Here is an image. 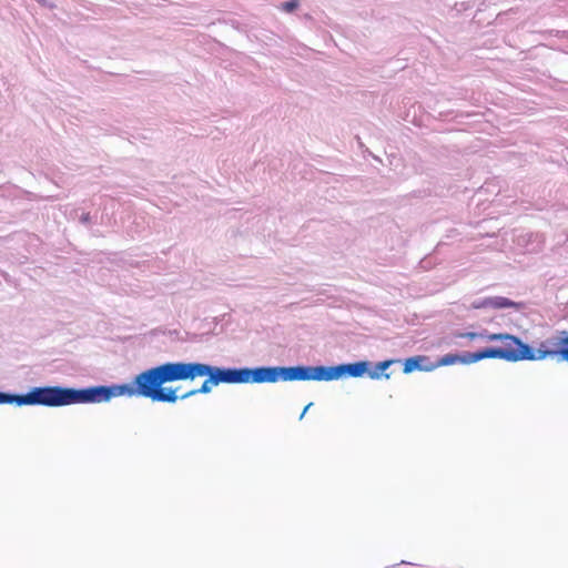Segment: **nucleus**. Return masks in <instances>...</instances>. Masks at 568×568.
I'll return each mask as SVG.
<instances>
[{
    "label": "nucleus",
    "instance_id": "obj_1",
    "mask_svg": "<svg viewBox=\"0 0 568 568\" xmlns=\"http://www.w3.org/2000/svg\"><path fill=\"white\" fill-rule=\"evenodd\" d=\"M207 376L214 383L240 384L250 381V368H220L202 363H163L135 375L132 385L97 386L87 389H73L60 386H45L38 388H55L73 394L74 398L64 404L44 405L45 407H61L78 403H102L123 395H140L144 398L160 403H175L176 389L164 388V383L176 381H193L196 377Z\"/></svg>",
    "mask_w": 568,
    "mask_h": 568
},
{
    "label": "nucleus",
    "instance_id": "obj_3",
    "mask_svg": "<svg viewBox=\"0 0 568 568\" xmlns=\"http://www.w3.org/2000/svg\"><path fill=\"white\" fill-rule=\"evenodd\" d=\"M521 354L528 362L555 359L568 363V333L560 331L558 334L541 341L536 348H525Z\"/></svg>",
    "mask_w": 568,
    "mask_h": 568
},
{
    "label": "nucleus",
    "instance_id": "obj_5",
    "mask_svg": "<svg viewBox=\"0 0 568 568\" xmlns=\"http://www.w3.org/2000/svg\"><path fill=\"white\" fill-rule=\"evenodd\" d=\"M483 359H505L513 363L526 361L523 354L510 349L484 348L479 352L465 354L464 364H474Z\"/></svg>",
    "mask_w": 568,
    "mask_h": 568
},
{
    "label": "nucleus",
    "instance_id": "obj_9",
    "mask_svg": "<svg viewBox=\"0 0 568 568\" xmlns=\"http://www.w3.org/2000/svg\"><path fill=\"white\" fill-rule=\"evenodd\" d=\"M484 307H491L494 310H504L515 307L516 304L507 297H489L483 303Z\"/></svg>",
    "mask_w": 568,
    "mask_h": 568
},
{
    "label": "nucleus",
    "instance_id": "obj_15",
    "mask_svg": "<svg viewBox=\"0 0 568 568\" xmlns=\"http://www.w3.org/2000/svg\"><path fill=\"white\" fill-rule=\"evenodd\" d=\"M296 8H298V2L296 0L286 1L280 6V9L284 12H293Z\"/></svg>",
    "mask_w": 568,
    "mask_h": 568
},
{
    "label": "nucleus",
    "instance_id": "obj_2",
    "mask_svg": "<svg viewBox=\"0 0 568 568\" xmlns=\"http://www.w3.org/2000/svg\"><path fill=\"white\" fill-rule=\"evenodd\" d=\"M74 399L72 393L57 388H32L24 395H13L0 392V405H60Z\"/></svg>",
    "mask_w": 568,
    "mask_h": 568
},
{
    "label": "nucleus",
    "instance_id": "obj_16",
    "mask_svg": "<svg viewBox=\"0 0 568 568\" xmlns=\"http://www.w3.org/2000/svg\"><path fill=\"white\" fill-rule=\"evenodd\" d=\"M311 406H312V404L306 405V408H304V410H302L301 418H303V416L305 415V412H307V409H308Z\"/></svg>",
    "mask_w": 568,
    "mask_h": 568
},
{
    "label": "nucleus",
    "instance_id": "obj_17",
    "mask_svg": "<svg viewBox=\"0 0 568 568\" xmlns=\"http://www.w3.org/2000/svg\"><path fill=\"white\" fill-rule=\"evenodd\" d=\"M435 367H436V366H429V367H427V368H426V371H432V369H434Z\"/></svg>",
    "mask_w": 568,
    "mask_h": 568
},
{
    "label": "nucleus",
    "instance_id": "obj_19",
    "mask_svg": "<svg viewBox=\"0 0 568 568\" xmlns=\"http://www.w3.org/2000/svg\"><path fill=\"white\" fill-rule=\"evenodd\" d=\"M435 367H436V366H429V367H427V368H426V371H432V369H434Z\"/></svg>",
    "mask_w": 568,
    "mask_h": 568
},
{
    "label": "nucleus",
    "instance_id": "obj_4",
    "mask_svg": "<svg viewBox=\"0 0 568 568\" xmlns=\"http://www.w3.org/2000/svg\"><path fill=\"white\" fill-rule=\"evenodd\" d=\"M282 381H324L328 382L325 375V366H288L282 367Z\"/></svg>",
    "mask_w": 568,
    "mask_h": 568
},
{
    "label": "nucleus",
    "instance_id": "obj_13",
    "mask_svg": "<svg viewBox=\"0 0 568 568\" xmlns=\"http://www.w3.org/2000/svg\"><path fill=\"white\" fill-rule=\"evenodd\" d=\"M395 361L388 359V361H382L375 365V369L368 372V377L372 379H378L382 376V372L387 369L390 365L394 364Z\"/></svg>",
    "mask_w": 568,
    "mask_h": 568
},
{
    "label": "nucleus",
    "instance_id": "obj_10",
    "mask_svg": "<svg viewBox=\"0 0 568 568\" xmlns=\"http://www.w3.org/2000/svg\"><path fill=\"white\" fill-rule=\"evenodd\" d=\"M221 383H217V382H210L207 379L204 381V383H202V386L197 389H190V392L183 394L182 396H179V398L181 399H186L193 395H197V394H207L210 393V390H212V387L214 386H217L220 385Z\"/></svg>",
    "mask_w": 568,
    "mask_h": 568
},
{
    "label": "nucleus",
    "instance_id": "obj_12",
    "mask_svg": "<svg viewBox=\"0 0 568 568\" xmlns=\"http://www.w3.org/2000/svg\"><path fill=\"white\" fill-rule=\"evenodd\" d=\"M464 359H465V356H460L457 354H447V355L442 356V358H439L438 363L435 364V367L453 365L456 363L463 364Z\"/></svg>",
    "mask_w": 568,
    "mask_h": 568
},
{
    "label": "nucleus",
    "instance_id": "obj_18",
    "mask_svg": "<svg viewBox=\"0 0 568 568\" xmlns=\"http://www.w3.org/2000/svg\"><path fill=\"white\" fill-rule=\"evenodd\" d=\"M435 367H436V366H429V367H427V368H426V371H432V369H434Z\"/></svg>",
    "mask_w": 568,
    "mask_h": 568
},
{
    "label": "nucleus",
    "instance_id": "obj_6",
    "mask_svg": "<svg viewBox=\"0 0 568 568\" xmlns=\"http://www.w3.org/2000/svg\"><path fill=\"white\" fill-rule=\"evenodd\" d=\"M368 362H355L349 364H339L337 366H326V376L329 381H337L344 376L358 378L368 374Z\"/></svg>",
    "mask_w": 568,
    "mask_h": 568
},
{
    "label": "nucleus",
    "instance_id": "obj_8",
    "mask_svg": "<svg viewBox=\"0 0 568 568\" xmlns=\"http://www.w3.org/2000/svg\"><path fill=\"white\" fill-rule=\"evenodd\" d=\"M251 383H275L281 381L280 366H262L251 368L250 371Z\"/></svg>",
    "mask_w": 568,
    "mask_h": 568
},
{
    "label": "nucleus",
    "instance_id": "obj_7",
    "mask_svg": "<svg viewBox=\"0 0 568 568\" xmlns=\"http://www.w3.org/2000/svg\"><path fill=\"white\" fill-rule=\"evenodd\" d=\"M487 342H500L503 344V347H499L497 349H510L519 354L524 353V349L529 347L518 337L509 335L507 333H491L487 335Z\"/></svg>",
    "mask_w": 568,
    "mask_h": 568
},
{
    "label": "nucleus",
    "instance_id": "obj_11",
    "mask_svg": "<svg viewBox=\"0 0 568 568\" xmlns=\"http://www.w3.org/2000/svg\"><path fill=\"white\" fill-rule=\"evenodd\" d=\"M426 361V356H413L404 361V374H410L415 369H420V363Z\"/></svg>",
    "mask_w": 568,
    "mask_h": 568
},
{
    "label": "nucleus",
    "instance_id": "obj_14",
    "mask_svg": "<svg viewBox=\"0 0 568 568\" xmlns=\"http://www.w3.org/2000/svg\"><path fill=\"white\" fill-rule=\"evenodd\" d=\"M490 334L491 333H486V332H483V333L468 332V333H458L457 337L466 338L468 341H474L475 338H483V339L487 341V336Z\"/></svg>",
    "mask_w": 568,
    "mask_h": 568
}]
</instances>
